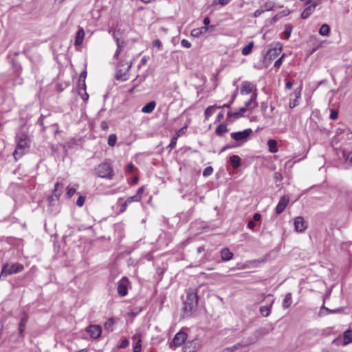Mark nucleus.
<instances>
[{
    "label": "nucleus",
    "instance_id": "nucleus-1",
    "mask_svg": "<svg viewBox=\"0 0 352 352\" xmlns=\"http://www.w3.org/2000/svg\"><path fill=\"white\" fill-rule=\"evenodd\" d=\"M16 147L13 153V156L16 160L21 157L30 147V140L28 135L25 132H19L16 136Z\"/></svg>",
    "mask_w": 352,
    "mask_h": 352
},
{
    "label": "nucleus",
    "instance_id": "nucleus-2",
    "mask_svg": "<svg viewBox=\"0 0 352 352\" xmlns=\"http://www.w3.org/2000/svg\"><path fill=\"white\" fill-rule=\"evenodd\" d=\"M198 305V296L196 292L192 291L187 294V297L184 303L183 310L186 316H190L196 310Z\"/></svg>",
    "mask_w": 352,
    "mask_h": 352
},
{
    "label": "nucleus",
    "instance_id": "nucleus-3",
    "mask_svg": "<svg viewBox=\"0 0 352 352\" xmlns=\"http://www.w3.org/2000/svg\"><path fill=\"white\" fill-rule=\"evenodd\" d=\"M131 67V63L126 60H121L116 67V78L120 81H126L129 78V70Z\"/></svg>",
    "mask_w": 352,
    "mask_h": 352
},
{
    "label": "nucleus",
    "instance_id": "nucleus-4",
    "mask_svg": "<svg viewBox=\"0 0 352 352\" xmlns=\"http://www.w3.org/2000/svg\"><path fill=\"white\" fill-rule=\"evenodd\" d=\"M24 267L21 263H14L10 265L9 264L6 263L3 265L1 271V275H3V276H7L8 275L17 274L19 272H21L23 270Z\"/></svg>",
    "mask_w": 352,
    "mask_h": 352
},
{
    "label": "nucleus",
    "instance_id": "nucleus-5",
    "mask_svg": "<svg viewBox=\"0 0 352 352\" xmlns=\"http://www.w3.org/2000/svg\"><path fill=\"white\" fill-rule=\"evenodd\" d=\"M98 177L102 178H111L113 176V170L109 163H102L96 169Z\"/></svg>",
    "mask_w": 352,
    "mask_h": 352
},
{
    "label": "nucleus",
    "instance_id": "nucleus-6",
    "mask_svg": "<svg viewBox=\"0 0 352 352\" xmlns=\"http://www.w3.org/2000/svg\"><path fill=\"white\" fill-rule=\"evenodd\" d=\"M29 320V316L25 311H22L20 315L19 322L18 324V334L21 338H24V333L26 328L27 323Z\"/></svg>",
    "mask_w": 352,
    "mask_h": 352
},
{
    "label": "nucleus",
    "instance_id": "nucleus-7",
    "mask_svg": "<svg viewBox=\"0 0 352 352\" xmlns=\"http://www.w3.org/2000/svg\"><path fill=\"white\" fill-rule=\"evenodd\" d=\"M130 284V282L126 276L123 277L119 282L118 283V294L124 297L128 294V286Z\"/></svg>",
    "mask_w": 352,
    "mask_h": 352
},
{
    "label": "nucleus",
    "instance_id": "nucleus-8",
    "mask_svg": "<svg viewBox=\"0 0 352 352\" xmlns=\"http://www.w3.org/2000/svg\"><path fill=\"white\" fill-rule=\"evenodd\" d=\"M187 339V334L185 332L179 331L175 336L170 344V347H179L182 346Z\"/></svg>",
    "mask_w": 352,
    "mask_h": 352
},
{
    "label": "nucleus",
    "instance_id": "nucleus-9",
    "mask_svg": "<svg viewBox=\"0 0 352 352\" xmlns=\"http://www.w3.org/2000/svg\"><path fill=\"white\" fill-rule=\"evenodd\" d=\"M252 133L251 129H247L242 131L232 133L231 138L236 141H245Z\"/></svg>",
    "mask_w": 352,
    "mask_h": 352
},
{
    "label": "nucleus",
    "instance_id": "nucleus-10",
    "mask_svg": "<svg viewBox=\"0 0 352 352\" xmlns=\"http://www.w3.org/2000/svg\"><path fill=\"white\" fill-rule=\"evenodd\" d=\"M86 331L92 338L97 339L101 336L102 329L100 325H89L86 328Z\"/></svg>",
    "mask_w": 352,
    "mask_h": 352
},
{
    "label": "nucleus",
    "instance_id": "nucleus-11",
    "mask_svg": "<svg viewBox=\"0 0 352 352\" xmlns=\"http://www.w3.org/2000/svg\"><path fill=\"white\" fill-rule=\"evenodd\" d=\"M300 92H301V87H299L294 91L293 94L290 95V99H289V108L294 109L298 105V100L300 98Z\"/></svg>",
    "mask_w": 352,
    "mask_h": 352
},
{
    "label": "nucleus",
    "instance_id": "nucleus-12",
    "mask_svg": "<svg viewBox=\"0 0 352 352\" xmlns=\"http://www.w3.org/2000/svg\"><path fill=\"white\" fill-rule=\"evenodd\" d=\"M311 0H308L305 5L307 8L303 10L301 14V17L304 19H307L315 10L316 6L318 5V3L310 4Z\"/></svg>",
    "mask_w": 352,
    "mask_h": 352
},
{
    "label": "nucleus",
    "instance_id": "nucleus-13",
    "mask_svg": "<svg viewBox=\"0 0 352 352\" xmlns=\"http://www.w3.org/2000/svg\"><path fill=\"white\" fill-rule=\"evenodd\" d=\"M294 223L295 230L299 232L305 231L307 228V225L305 221L304 220V218L301 216L296 217L294 219Z\"/></svg>",
    "mask_w": 352,
    "mask_h": 352
},
{
    "label": "nucleus",
    "instance_id": "nucleus-14",
    "mask_svg": "<svg viewBox=\"0 0 352 352\" xmlns=\"http://www.w3.org/2000/svg\"><path fill=\"white\" fill-rule=\"evenodd\" d=\"M289 201V198L287 195H284L280 197L276 207V212L277 214H280L284 211L285 208L287 207L288 203Z\"/></svg>",
    "mask_w": 352,
    "mask_h": 352
},
{
    "label": "nucleus",
    "instance_id": "nucleus-15",
    "mask_svg": "<svg viewBox=\"0 0 352 352\" xmlns=\"http://www.w3.org/2000/svg\"><path fill=\"white\" fill-rule=\"evenodd\" d=\"M254 85L249 81H243L241 85V94L248 95L251 94L254 89Z\"/></svg>",
    "mask_w": 352,
    "mask_h": 352
},
{
    "label": "nucleus",
    "instance_id": "nucleus-16",
    "mask_svg": "<svg viewBox=\"0 0 352 352\" xmlns=\"http://www.w3.org/2000/svg\"><path fill=\"white\" fill-rule=\"evenodd\" d=\"M274 302V299H272L268 305H263V306L260 307L259 311H260V314L263 317H267L270 315Z\"/></svg>",
    "mask_w": 352,
    "mask_h": 352
},
{
    "label": "nucleus",
    "instance_id": "nucleus-17",
    "mask_svg": "<svg viewBox=\"0 0 352 352\" xmlns=\"http://www.w3.org/2000/svg\"><path fill=\"white\" fill-rule=\"evenodd\" d=\"M63 192V185L58 182L55 184L54 190L52 195L50 197V200L58 199L59 197Z\"/></svg>",
    "mask_w": 352,
    "mask_h": 352
},
{
    "label": "nucleus",
    "instance_id": "nucleus-18",
    "mask_svg": "<svg viewBox=\"0 0 352 352\" xmlns=\"http://www.w3.org/2000/svg\"><path fill=\"white\" fill-rule=\"evenodd\" d=\"M220 254L221 258L223 261H228L233 258L232 252H231L228 248H223L220 252Z\"/></svg>",
    "mask_w": 352,
    "mask_h": 352
},
{
    "label": "nucleus",
    "instance_id": "nucleus-19",
    "mask_svg": "<svg viewBox=\"0 0 352 352\" xmlns=\"http://www.w3.org/2000/svg\"><path fill=\"white\" fill-rule=\"evenodd\" d=\"M84 36H85L84 30L82 28L79 29L76 33V39H75V42H74L75 45H77V46L80 45L83 42Z\"/></svg>",
    "mask_w": 352,
    "mask_h": 352
},
{
    "label": "nucleus",
    "instance_id": "nucleus-20",
    "mask_svg": "<svg viewBox=\"0 0 352 352\" xmlns=\"http://www.w3.org/2000/svg\"><path fill=\"white\" fill-rule=\"evenodd\" d=\"M230 163L233 168L236 169L241 166V157L239 155H233L230 157Z\"/></svg>",
    "mask_w": 352,
    "mask_h": 352
},
{
    "label": "nucleus",
    "instance_id": "nucleus-21",
    "mask_svg": "<svg viewBox=\"0 0 352 352\" xmlns=\"http://www.w3.org/2000/svg\"><path fill=\"white\" fill-rule=\"evenodd\" d=\"M116 44H117V50L113 55L114 58H118L120 53L121 52L122 48L124 47L125 43L124 41H120L119 38H116Z\"/></svg>",
    "mask_w": 352,
    "mask_h": 352
},
{
    "label": "nucleus",
    "instance_id": "nucleus-22",
    "mask_svg": "<svg viewBox=\"0 0 352 352\" xmlns=\"http://www.w3.org/2000/svg\"><path fill=\"white\" fill-rule=\"evenodd\" d=\"M267 146L269 148V151L270 153H274L278 151L277 147V142L274 139H270L267 141Z\"/></svg>",
    "mask_w": 352,
    "mask_h": 352
},
{
    "label": "nucleus",
    "instance_id": "nucleus-23",
    "mask_svg": "<svg viewBox=\"0 0 352 352\" xmlns=\"http://www.w3.org/2000/svg\"><path fill=\"white\" fill-rule=\"evenodd\" d=\"M343 340L344 344H348L352 342V330L347 329L344 333Z\"/></svg>",
    "mask_w": 352,
    "mask_h": 352
},
{
    "label": "nucleus",
    "instance_id": "nucleus-24",
    "mask_svg": "<svg viewBox=\"0 0 352 352\" xmlns=\"http://www.w3.org/2000/svg\"><path fill=\"white\" fill-rule=\"evenodd\" d=\"M292 304V298L291 293H288L285 295L283 302V307L285 309L289 308Z\"/></svg>",
    "mask_w": 352,
    "mask_h": 352
},
{
    "label": "nucleus",
    "instance_id": "nucleus-25",
    "mask_svg": "<svg viewBox=\"0 0 352 352\" xmlns=\"http://www.w3.org/2000/svg\"><path fill=\"white\" fill-rule=\"evenodd\" d=\"M330 33V28L327 23H324L321 25L319 30V34L321 36H327Z\"/></svg>",
    "mask_w": 352,
    "mask_h": 352
},
{
    "label": "nucleus",
    "instance_id": "nucleus-26",
    "mask_svg": "<svg viewBox=\"0 0 352 352\" xmlns=\"http://www.w3.org/2000/svg\"><path fill=\"white\" fill-rule=\"evenodd\" d=\"M115 324L113 318H110L104 324V329L108 332L113 331V326Z\"/></svg>",
    "mask_w": 352,
    "mask_h": 352
},
{
    "label": "nucleus",
    "instance_id": "nucleus-27",
    "mask_svg": "<svg viewBox=\"0 0 352 352\" xmlns=\"http://www.w3.org/2000/svg\"><path fill=\"white\" fill-rule=\"evenodd\" d=\"M243 345L240 343H237L232 346L226 347L223 349L222 352H234L239 349L241 348Z\"/></svg>",
    "mask_w": 352,
    "mask_h": 352
},
{
    "label": "nucleus",
    "instance_id": "nucleus-28",
    "mask_svg": "<svg viewBox=\"0 0 352 352\" xmlns=\"http://www.w3.org/2000/svg\"><path fill=\"white\" fill-rule=\"evenodd\" d=\"M228 131L227 127L224 124H219L215 130V132L219 135H222Z\"/></svg>",
    "mask_w": 352,
    "mask_h": 352
},
{
    "label": "nucleus",
    "instance_id": "nucleus-29",
    "mask_svg": "<svg viewBox=\"0 0 352 352\" xmlns=\"http://www.w3.org/2000/svg\"><path fill=\"white\" fill-rule=\"evenodd\" d=\"M252 47H253V43H250L249 44H248L243 48L242 54L244 56L248 55L251 52Z\"/></svg>",
    "mask_w": 352,
    "mask_h": 352
},
{
    "label": "nucleus",
    "instance_id": "nucleus-30",
    "mask_svg": "<svg viewBox=\"0 0 352 352\" xmlns=\"http://www.w3.org/2000/svg\"><path fill=\"white\" fill-rule=\"evenodd\" d=\"M274 2L273 1H267L261 8L265 10V11L272 10L274 7Z\"/></svg>",
    "mask_w": 352,
    "mask_h": 352
},
{
    "label": "nucleus",
    "instance_id": "nucleus-31",
    "mask_svg": "<svg viewBox=\"0 0 352 352\" xmlns=\"http://www.w3.org/2000/svg\"><path fill=\"white\" fill-rule=\"evenodd\" d=\"M156 107V102L155 101H151L144 106L142 110H153Z\"/></svg>",
    "mask_w": 352,
    "mask_h": 352
},
{
    "label": "nucleus",
    "instance_id": "nucleus-32",
    "mask_svg": "<svg viewBox=\"0 0 352 352\" xmlns=\"http://www.w3.org/2000/svg\"><path fill=\"white\" fill-rule=\"evenodd\" d=\"M117 140V137L115 134H111L108 138V144L110 146H115Z\"/></svg>",
    "mask_w": 352,
    "mask_h": 352
},
{
    "label": "nucleus",
    "instance_id": "nucleus-33",
    "mask_svg": "<svg viewBox=\"0 0 352 352\" xmlns=\"http://www.w3.org/2000/svg\"><path fill=\"white\" fill-rule=\"evenodd\" d=\"M256 95L254 94L251 98L245 102V107L248 108L254 107V106L252 107V104L255 103V99H256Z\"/></svg>",
    "mask_w": 352,
    "mask_h": 352
},
{
    "label": "nucleus",
    "instance_id": "nucleus-34",
    "mask_svg": "<svg viewBox=\"0 0 352 352\" xmlns=\"http://www.w3.org/2000/svg\"><path fill=\"white\" fill-rule=\"evenodd\" d=\"M342 155L346 162H352V151H346L344 150L342 151Z\"/></svg>",
    "mask_w": 352,
    "mask_h": 352
},
{
    "label": "nucleus",
    "instance_id": "nucleus-35",
    "mask_svg": "<svg viewBox=\"0 0 352 352\" xmlns=\"http://www.w3.org/2000/svg\"><path fill=\"white\" fill-rule=\"evenodd\" d=\"M281 47H280L278 49L274 48V49H270L267 52V55L270 56V58L275 57L278 55V52L280 51Z\"/></svg>",
    "mask_w": 352,
    "mask_h": 352
},
{
    "label": "nucleus",
    "instance_id": "nucleus-36",
    "mask_svg": "<svg viewBox=\"0 0 352 352\" xmlns=\"http://www.w3.org/2000/svg\"><path fill=\"white\" fill-rule=\"evenodd\" d=\"M177 139H178V137L175 135H174V136L172 138L170 143L168 145V148H170V150H172L173 148L175 147Z\"/></svg>",
    "mask_w": 352,
    "mask_h": 352
},
{
    "label": "nucleus",
    "instance_id": "nucleus-37",
    "mask_svg": "<svg viewBox=\"0 0 352 352\" xmlns=\"http://www.w3.org/2000/svg\"><path fill=\"white\" fill-rule=\"evenodd\" d=\"M140 199H139V197H137L135 195H133V196H131V197H129L126 199V204H131L132 202H138L140 201Z\"/></svg>",
    "mask_w": 352,
    "mask_h": 352
},
{
    "label": "nucleus",
    "instance_id": "nucleus-38",
    "mask_svg": "<svg viewBox=\"0 0 352 352\" xmlns=\"http://www.w3.org/2000/svg\"><path fill=\"white\" fill-rule=\"evenodd\" d=\"M213 172V168L212 166L206 167L203 171V175L204 177L210 176Z\"/></svg>",
    "mask_w": 352,
    "mask_h": 352
},
{
    "label": "nucleus",
    "instance_id": "nucleus-39",
    "mask_svg": "<svg viewBox=\"0 0 352 352\" xmlns=\"http://www.w3.org/2000/svg\"><path fill=\"white\" fill-rule=\"evenodd\" d=\"M86 76H87V72L86 71H84L81 73L80 76V80L81 78H82V89L84 90H85L86 89V85H85V78H86Z\"/></svg>",
    "mask_w": 352,
    "mask_h": 352
},
{
    "label": "nucleus",
    "instance_id": "nucleus-40",
    "mask_svg": "<svg viewBox=\"0 0 352 352\" xmlns=\"http://www.w3.org/2000/svg\"><path fill=\"white\" fill-rule=\"evenodd\" d=\"M76 192V189L74 187H72V188H69L67 189V193H66V195L67 197V198H71Z\"/></svg>",
    "mask_w": 352,
    "mask_h": 352
},
{
    "label": "nucleus",
    "instance_id": "nucleus-41",
    "mask_svg": "<svg viewBox=\"0 0 352 352\" xmlns=\"http://www.w3.org/2000/svg\"><path fill=\"white\" fill-rule=\"evenodd\" d=\"M85 201V197L81 195L78 198V199L76 201V205L79 207H81L84 205Z\"/></svg>",
    "mask_w": 352,
    "mask_h": 352
},
{
    "label": "nucleus",
    "instance_id": "nucleus-42",
    "mask_svg": "<svg viewBox=\"0 0 352 352\" xmlns=\"http://www.w3.org/2000/svg\"><path fill=\"white\" fill-rule=\"evenodd\" d=\"M230 2V0H214V5L226 6Z\"/></svg>",
    "mask_w": 352,
    "mask_h": 352
},
{
    "label": "nucleus",
    "instance_id": "nucleus-43",
    "mask_svg": "<svg viewBox=\"0 0 352 352\" xmlns=\"http://www.w3.org/2000/svg\"><path fill=\"white\" fill-rule=\"evenodd\" d=\"M284 58V54L282 55L278 60H276L274 64V67L275 68H279L283 63V59Z\"/></svg>",
    "mask_w": 352,
    "mask_h": 352
},
{
    "label": "nucleus",
    "instance_id": "nucleus-44",
    "mask_svg": "<svg viewBox=\"0 0 352 352\" xmlns=\"http://www.w3.org/2000/svg\"><path fill=\"white\" fill-rule=\"evenodd\" d=\"M191 35L193 36V37H199L201 36V33L200 32L199 28H195L193 29L192 31H191Z\"/></svg>",
    "mask_w": 352,
    "mask_h": 352
},
{
    "label": "nucleus",
    "instance_id": "nucleus-45",
    "mask_svg": "<svg viewBox=\"0 0 352 352\" xmlns=\"http://www.w3.org/2000/svg\"><path fill=\"white\" fill-rule=\"evenodd\" d=\"M144 189H145L144 186H142L140 188H139L138 190H137L135 195L137 197H139L140 200H141V199H142V195L144 191Z\"/></svg>",
    "mask_w": 352,
    "mask_h": 352
},
{
    "label": "nucleus",
    "instance_id": "nucleus-46",
    "mask_svg": "<svg viewBox=\"0 0 352 352\" xmlns=\"http://www.w3.org/2000/svg\"><path fill=\"white\" fill-rule=\"evenodd\" d=\"M244 112L245 111H235L233 113L229 112L228 116L229 117L234 116V117L238 118L243 116V113H244Z\"/></svg>",
    "mask_w": 352,
    "mask_h": 352
},
{
    "label": "nucleus",
    "instance_id": "nucleus-47",
    "mask_svg": "<svg viewBox=\"0 0 352 352\" xmlns=\"http://www.w3.org/2000/svg\"><path fill=\"white\" fill-rule=\"evenodd\" d=\"M292 31V28L290 26L286 27L285 32H284V35L285 36V38H288L290 36Z\"/></svg>",
    "mask_w": 352,
    "mask_h": 352
},
{
    "label": "nucleus",
    "instance_id": "nucleus-48",
    "mask_svg": "<svg viewBox=\"0 0 352 352\" xmlns=\"http://www.w3.org/2000/svg\"><path fill=\"white\" fill-rule=\"evenodd\" d=\"M100 127L102 131H107L109 129V123L107 121H102L100 123Z\"/></svg>",
    "mask_w": 352,
    "mask_h": 352
},
{
    "label": "nucleus",
    "instance_id": "nucleus-49",
    "mask_svg": "<svg viewBox=\"0 0 352 352\" xmlns=\"http://www.w3.org/2000/svg\"><path fill=\"white\" fill-rule=\"evenodd\" d=\"M186 129H187V126H184V127L181 128L180 129H179V130L176 132V133H175V135H177V136L179 138V136H181L182 135H183L184 133H186Z\"/></svg>",
    "mask_w": 352,
    "mask_h": 352
},
{
    "label": "nucleus",
    "instance_id": "nucleus-50",
    "mask_svg": "<svg viewBox=\"0 0 352 352\" xmlns=\"http://www.w3.org/2000/svg\"><path fill=\"white\" fill-rule=\"evenodd\" d=\"M181 45L182 47L186 48H190L191 47V43L188 40L186 39L182 40Z\"/></svg>",
    "mask_w": 352,
    "mask_h": 352
},
{
    "label": "nucleus",
    "instance_id": "nucleus-51",
    "mask_svg": "<svg viewBox=\"0 0 352 352\" xmlns=\"http://www.w3.org/2000/svg\"><path fill=\"white\" fill-rule=\"evenodd\" d=\"M274 178L276 182H281L283 180V176L279 172H276L274 173Z\"/></svg>",
    "mask_w": 352,
    "mask_h": 352
},
{
    "label": "nucleus",
    "instance_id": "nucleus-52",
    "mask_svg": "<svg viewBox=\"0 0 352 352\" xmlns=\"http://www.w3.org/2000/svg\"><path fill=\"white\" fill-rule=\"evenodd\" d=\"M142 344H140V341L135 342L133 346V352H141Z\"/></svg>",
    "mask_w": 352,
    "mask_h": 352
},
{
    "label": "nucleus",
    "instance_id": "nucleus-53",
    "mask_svg": "<svg viewBox=\"0 0 352 352\" xmlns=\"http://www.w3.org/2000/svg\"><path fill=\"white\" fill-rule=\"evenodd\" d=\"M132 340L133 341H135L136 342L140 341V344H141L142 343V339H141L140 333H135V335H133V337H132Z\"/></svg>",
    "mask_w": 352,
    "mask_h": 352
},
{
    "label": "nucleus",
    "instance_id": "nucleus-54",
    "mask_svg": "<svg viewBox=\"0 0 352 352\" xmlns=\"http://www.w3.org/2000/svg\"><path fill=\"white\" fill-rule=\"evenodd\" d=\"M135 169V166L132 163L129 164L126 167V171L129 173H132Z\"/></svg>",
    "mask_w": 352,
    "mask_h": 352
},
{
    "label": "nucleus",
    "instance_id": "nucleus-55",
    "mask_svg": "<svg viewBox=\"0 0 352 352\" xmlns=\"http://www.w3.org/2000/svg\"><path fill=\"white\" fill-rule=\"evenodd\" d=\"M129 344V342L125 339L124 340H122L120 344V349H124V348H126Z\"/></svg>",
    "mask_w": 352,
    "mask_h": 352
},
{
    "label": "nucleus",
    "instance_id": "nucleus-56",
    "mask_svg": "<svg viewBox=\"0 0 352 352\" xmlns=\"http://www.w3.org/2000/svg\"><path fill=\"white\" fill-rule=\"evenodd\" d=\"M153 47H157L158 49H160L162 47V43L159 39H156L153 43Z\"/></svg>",
    "mask_w": 352,
    "mask_h": 352
},
{
    "label": "nucleus",
    "instance_id": "nucleus-57",
    "mask_svg": "<svg viewBox=\"0 0 352 352\" xmlns=\"http://www.w3.org/2000/svg\"><path fill=\"white\" fill-rule=\"evenodd\" d=\"M265 12V10H263L262 8H261L260 9H258L256 10L254 13V17H258L263 12Z\"/></svg>",
    "mask_w": 352,
    "mask_h": 352
},
{
    "label": "nucleus",
    "instance_id": "nucleus-58",
    "mask_svg": "<svg viewBox=\"0 0 352 352\" xmlns=\"http://www.w3.org/2000/svg\"><path fill=\"white\" fill-rule=\"evenodd\" d=\"M338 116V111H331L330 118L332 120H336Z\"/></svg>",
    "mask_w": 352,
    "mask_h": 352
},
{
    "label": "nucleus",
    "instance_id": "nucleus-59",
    "mask_svg": "<svg viewBox=\"0 0 352 352\" xmlns=\"http://www.w3.org/2000/svg\"><path fill=\"white\" fill-rule=\"evenodd\" d=\"M261 219V215L259 213H255L253 216V220L255 221H259Z\"/></svg>",
    "mask_w": 352,
    "mask_h": 352
},
{
    "label": "nucleus",
    "instance_id": "nucleus-60",
    "mask_svg": "<svg viewBox=\"0 0 352 352\" xmlns=\"http://www.w3.org/2000/svg\"><path fill=\"white\" fill-rule=\"evenodd\" d=\"M129 204H126V201H125L122 205H121V208H120V212H124V211H126V208H127V206H128Z\"/></svg>",
    "mask_w": 352,
    "mask_h": 352
},
{
    "label": "nucleus",
    "instance_id": "nucleus-61",
    "mask_svg": "<svg viewBox=\"0 0 352 352\" xmlns=\"http://www.w3.org/2000/svg\"><path fill=\"white\" fill-rule=\"evenodd\" d=\"M256 226L255 222L254 221H250L248 223V228L250 230H253Z\"/></svg>",
    "mask_w": 352,
    "mask_h": 352
},
{
    "label": "nucleus",
    "instance_id": "nucleus-62",
    "mask_svg": "<svg viewBox=\"0 0 352 352\" xmlns=\"http://www.w3.org/2000/svg\"><path fill=\"white\" fill-rule=\"evenodd\" d=\"M199 30L200 32L201 33V35H203L207 32L208 28H207L206 26H203V27L199 28Z\"/></svg>",
    "mask_w": 352,
    "mask_h": 352
},
{
    "label": "nucleus",
    "instance_id": "nucleus-63",
    "mask_svg": "<svg viewBox=\"0 0 352 352\" xmlns=\"http://www.w3.org/2000/svg\"><path fill=\"white\" fill-rule=\"evenodd\" d=\"M292 85H293V84L291 81H287L285 84V88L287 89H291L292 87Z\"/></svg>",
    "mask_w": 352,
    "mask_h": 352
},
{
    "label": "nucleus",
    "instance_id": "nucleus-64",
    "mask_svg": "<svg viewBox=\"0 0 352 352\" xmlns=\"http://www.w3.org/2000/svg\"><path fill=\"white\" fill-rule=\"evenodd\" d=\"M210 20L208 17H205L204 19V21H203V23L206 27V25L210 24Z\"/></svg>",
    "mask_w": 352,
    "mask_h": 352
}]
</instances>
